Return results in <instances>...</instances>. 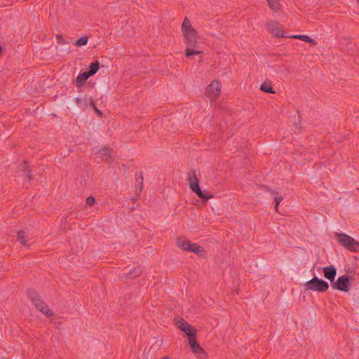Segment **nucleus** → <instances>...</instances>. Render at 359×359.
Masks as SVG:
<instances>
[{
	"mask_svg": "<svg viewBox=\"0 0 359 359\" xmlns=\"http://www.w3.org/2000/svg\"><path fill=\"white\" fill-rule=\"evenodd\" d=\"M100 62L98 61H95L93 62H92L90 66H89V70L87 72V74L91 76H93L94 74H95L99 69H100Z\"/></svg>",
	"mask_w": 359,
	"mask_h": 359,
	"instance_id": "aec40b11",
	"label": "nucleus"
},
{
	"mask_svg": "<svg viewBox=\"0 0 359 359\" xmlns=\"http://www.w3.org/2000/svg\"><path fill=\"white\" fill-rule=\"evenodd\" d=\"M93 154L98 161H107L111 158V151L104 146H97L93 148Z\"/></svg>",
	"mask_w": 359,
	"mask_h": 359,
	"instance_id": "9d476101",
	"label": "nucleus"
},
{
	"mask_svg": "<svg viewBox=\"0 0 359 359\" xmlns=\"http://www.w3.org/2000/svg\"><path fill=\"white\" fill-rule=\"evenodd\" d=\"M182 32L185 46L198 47L200 36L198 32L192 26L191 21L186 18L182 25Z\"/></svg>",
	"mask_w": 359,
	"mask_h": 359,
	"instance_id": "f03ea898",
	"label": "nucleus"
},
{
	"mask_svg": "<svg viewBox=\"0 0 359 359\" xmlns=\"http://www.w3.org/2000/svg\"><path fill=\"white\" fill-rule=\"evenodd\" d=\"M188 181L191 190L195 193L198 197L205 201L213 198V196L210 193L201 189L198 179L194 173L189 175Z\"/></svg>",
	"mask_w": 359,
	"mask_h": 359,
	"instance_id": "39448f33",
	"label": "nucleus"
},
{
	"mask_svg": "<svg viewBox=\"0 0 359 359\" xmlns=\"http://www.w3.org/2000/svg\"><path fill=\"white\" fill-rule=\"evenodd\" d=\"M358 1V3L359 4V0H356Z\"/></svg>",
	"mask_w": 359,
	"mask_h": 359,
	"instance_id": "c756f323",
	"label": "nucleus"
},
{
	"mask_svg": "<svg viewBox=\"0 0 359 359\" xmlns=\"http://www.w3.org/2000/svg\"><path fill=\"white\" fill-rule=\"evenodd\" d=\"M162 359H170L168 356H164L162 358Z\"/></svg>",
	"mask_w": 359,
	"mask_h": 359,
	"instance_id": "bb28decb",
	"label": "nucleus"
},
{
	"mask_svg": "<svg viewBox=\"0 0 359 359\" xmlns=\"http://www.w3.org/2000/svg\"><path fill=\"white\" fill-rule=\"evenodd\" d=\"M175 244L176 246L180 250L190 252L194 243L191 242L184 236H180L176 238Z\"/></svg>",
	"mask_w": 359,
	"mask_h": 359,
	"instance_id": "f8f14e48",
	"label": "nucleus"
},
{
	"mask_svg": "<svg viewBox=\"0 0 359 359\" xmlns=\"http://www.w3.org/2000/svg\"><path fill=\"white\" fill-rule=\"evenodd\" d=\"M140 273V271L138 269L137 273L134 276H138Z\"/></svg>",
	"mask_w": 359,
	"mask_h": 359,
	"instance_id": "a878e982",
	"label": "nucleus"
},
{
	"mask_svg": "<svg viewBox=\"0 0 359 359\" xmlns=\"http://www.w3.org/2000/svg\"><path fill=\"white\" fill-rule=\"evenodd\" d=\"M222 91V83L218 79L212 80L205 89V96L211 101L217 100Z\"/></svg>",
	"mask_w": 359,
	"mask_h": 359,
	"instance_id": "6e6552de",
	"label": "nucleus"
},
{
	"mask_svg": "<svg viewBox=\"0 0 359 359\" xmlns=\"http://www.w3.org/2000/svg\"><path fill=\"white\" fill-rule=\"evenodd\" d=\"M190 252H193L199 257L204 258L208 255V251L201 245L194 243Z\"/></svg>",
	"mask_w": 359,
	"mask_h": 359,
	"instance_id": "2eb2a0df",
	"label": "nucleus"
},
{
	"mask_svg": "<svg viewBox=\"0 0 359 359\" xmlns=\"http://www.w3.org/2000/svg\"><path fill=\"white\" fill-rule=\"evenodd\" d=\"M324 277L331 282H334L337 276V269L331 265L323 268Z\"/></svg>",
	"mask_w": 359,
	"mask_h": 359,
	"instance_id": "ddd939ff",
	"label": "nucleus"
},
{
	"mask_svg": "<svg viewBox=\"0 0 359 359\" xmlns=\"http://www.w3.org/2000/svg\"><path fill=\"white\" fill-rule=\"evenodd\" d=\"M95 202V199L93 196H89L86 199V205L88 206H93Z\"/></svg>",
	"mask_w": 359,
	"mask_h": 359,
	"instance_id": "393cba45",
	"label": "nucleus"
},
{
	"mask_svg": "<svg viewBox=\"0 0 359 359\" xmlns=\"http://www.w3.org/2000/svg\"><path fill=\"white\" fill-rule=\"evenodd\" d=\"M26 163L24 162V184L26 183L31 186L35 180L34 173L28 166H25Z\"/></svg>",
	"mask_w": 359,
	"mask_h": 359,
	"instance_id": "4468645a",
	"label": "nucleus"
},
{
	"mask_svg": "<svg viewBox=\"0 0 359 359\" xmlns=\"http://www.w3.org/2000/svg\"><path fill=\"white\" fill-rule=\"evenodd\" d=\"M260 90L263 92L274 94L276 92L273 90L271 84L269 82H264L261 87Z\"/></svg>",
	"mask_w": 359,
	"mask_h": 359,
	"instance_id": "412c9836",
	"label": "nucleus"
},
{
	"mask_svg": "<svg viewBox=\"0 0 359 359\" xmlns=\"http://www.w3.org/2000/svg\"><path fill=\"white\" fill-rule=\"evenodd\" d=\"M55 38L57 40V43L60 45H65L68 43V41L65 40L61 34H57Z\"/></svg>",
	"mask_w": 359,
	"mask_h": 359,
	"instance_id": "b1692460",
	"label": "nucleus"
},
{
	"mask_svg": "<svg viewBox=\"0 0 359 359\" xmlns=\"http://www.w3.org/2000/svg\"><path fill=\"white\" fill-rule=\"evenodd\" d=\"M18 238H20V232H18Z\"/></svg>",
	"mask_w": 359,
	"mask_h": 359,
	"instance_id": "c85d7f7f",
	"label": "nucleus"
},
{
	"mask_svg": "<svg viewBox=\"0 0 359 359\" xmlns=\"http://www.w3.org/2000/svg\"><path fill=\"white\" fill-rule=\"evenodd\" d=\"M88 38L86 36H83L81 37L79 39H78L75 43L74 45L77 47H81L83 46H85L88 43Z\"/></svg>",
	"mask_w": 359,
	"mask_h": 359,
	"instance_id": "4be33fe9",
	"label": "nucleus"
},
{
	"mask_svg": "<svg viewBox=\"0 0 359 359\" xmlns=\"http://www.w3.org/2000/svg\"><path fill=\"white\" fill-rule=\"evenodd\" d=\"M27 297L32 302V304L41 314L48 318H53L55 316L53 311L41 299L39 293L34 290H28Z\"/></svg>",
	"mask_w": 359,
	"mask_h": 359,
	"instance_id": "f257e3e1",
	"label": "nucleus"
},
{
	"mask_svg": "<svg viewBox=\"0 0 359 359\" xmlns=\"http://www.w3.org/2000/svg\"><path fill=\"white\" fill-rule=\"evenodd\" d=\"M89 77L90 76L87 74L86 72L79 73L74 81L76 86L77 88L83 86Z\"/></svg>",
	"mask_w": 359,
	"mask_h": 359,
	"instance_id": "dca6fc26",
	"label": "nucleus"
},
{
	"mask_svg": "<svg viewBox=\"0 0 359 359\" xmlns=\"http://www.w3.org/2000/svg\"><path fill=\"white\" fill-rule=\"evenodd\" d=\"M188 343L191 352L194 354L195 356H196L198 359H207L208 354L197 341L196 338L189 340Z\"/></svg>",
	"mask_w": 359,
	"mask_h": 359,
	"instance_id": "9b49d317",
	"label": "nucleus"
},
{
	"mask_svg": "<svg viewBox=\"0 0 359 359\" xmlns=\"http://www.w3.org/2000/svg\"><path fill=\"white\" fill-rule=\"evenodd\" d=\"M334 238L340 245L346 250L353 252H359V242L351 236L343 233H336Z\"/></svg>",
	"mask_w": 359,
	"mask_h": 359,
	"instance_id": "7ed1b4c3",
	"label": "nucleus"
},
{
	"mask_svg": "<svg viewBox=\"0 0 359 359\" xmlns=\"http://www.w3.org/2000/svg\"><path fill=\"white\" fill-rule=\"evenodd\" d=\"M290 38L299 39L306 43H310L312 46H316L317 44V41L311 38L309 36L304 35V34H297V35H291Z\"/></svg>",
	"mask_w": 359,
	"mask_h": 359,
	"instance_id": "f3484780",
	"label": "nucleus"
},
{
	"mask_svg": "<svg viewBox=\"0 0 359 359\" xmlns=\"http://www.w3.org/2000/svg\"><path fill=\"white\" fill-rule=\"evenodd\" d=\"M198 47L186 46V55L188 57H193L196 55H201L202 53L201 50L198 49Z\"/></svg>",
	"mask_w": 359,
	"mask_h": 359,
	"instance_id": "6ab92c4d",
	"label": "nucleus"
},
{
	"mask_svg": "<svg viewBox=\"0 0 359 359\" xmlns=\"http://www.w3.org/2000/svg\"><path fill=\"white\" fill-rule=\"evenodd\" d=\"M304 288L306 291H313L317 292H325L329 288L328 283L317 277H313L311 280L304 284Z\"/></svg>",
	"mask_w": 359,
	"mask_h": 359,
	"instance_id": "423d86ee",
	"label": "nucleus"
},
{
	"mask_svg": "<svg viewBox=\"0 0 359 359\" xmlns=\"http://www.w3.org/2000/svg\"><path fill=\"white\" fill-rule=\"evenodd\" d=\"M269 7L273 12H278L282 8V0H266Z\"/></svg>",
	"mask_w": 359,
	"mask_h": 359,
	"instance_id": "a211bd4d",
	"label": "nucleus"
},
{
	"mask_svg": "<svg viewBox=\"0 0 359 359\" xmlns=\"http://www.w3.org/2000/svg\"><path fill=\"white\" fill-rule=\"evenodd\" d=\"M353 281V276L344 274L338 277L336 281L332 284V287L343 292H348L351 290Z\"/></svg>",
	"mask_w": 359,
	"mask_h": 359,
	"instance_id": "0eeeda50",
	"label": "nucleus"
},
{
	"mask_svg": "<svg viewBox=\"0 0 359 359\" xmlns=\"http://www.w3.org/2000/svg\"><path fill=\"white\" fill-rule=\"evenodd\" d=\"M174 323L175 326L184 334L185 337L188 339V341L196 338L197 330L196 327L182 318L175 317L174 318Z\"/></svg>",
	"mask_w": 359,
	"mask_h": 359,
	"instance_id": "20e7f679",
	"label": "nucleus"
},
{
	"mask_svg": "<svg viewBox=\"0 0 359 359\" xmlns=\"http://www.w3.org/2000/svg\"><path fill=\"white\" fill-rule=\"evenodd\" d=\"M267 31L276 38H290L285 27L276 21H270L266 24Z\"/></svg>",
	"mask_w": 359,
	"mask_h": 359,
	"instance_id": "1a4fd4ad",
	"label": "nucleus"
},
{
	"mask_svg": "<svg viewBox=\"0 0 359 359\" xmlns=\"http://www.w3.org/2000/svg\"><path fill=\"white\" fill-rule=\"evenodd\" d=\"M1 51H2V48H1V46H0V54L1 53Z\"/></svg>",
	"mask_w": 359,
	"mask_h": 359,
	"instance_id": "cd10ccee",
	"label": "nucleus"
},
{
	"mask_svg": "<svg viewBox=\"0 0 359 359\" xmlns=\"http://www.w3.org/2000/svg\"><path fill=\"white\" fill-rule=\"evenodd\" d=\"M274 199H275V210L276 212L278 211V205L280 204V203L283 201V197L280 196V195H278V194H276L275 196H274Z\"/></svg>",
	"mask_w": 359,
	"mask_h": 359,
	"instance_id": "5701e85b",
	"label": "nucleus"
}]
</instances>
